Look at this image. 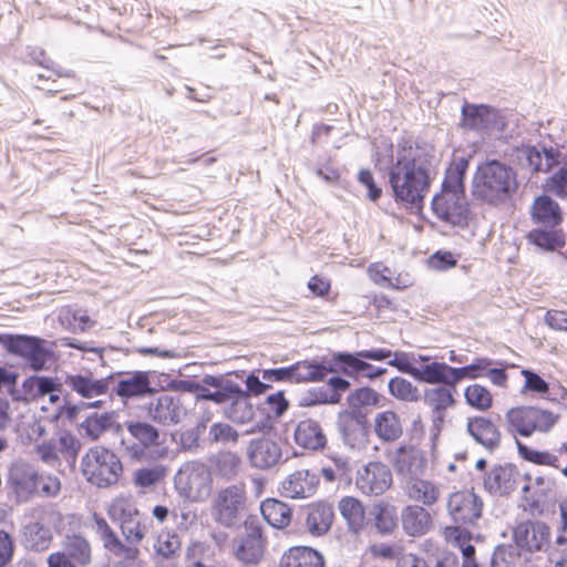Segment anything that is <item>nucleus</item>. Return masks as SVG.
Listing matches in <instances>:
<instances>
[{
    "mask_svg": "<svg viewBox=\"0 0 567 567\" xmlns=\"http://www.w3.org/2000/svg\"><path fill=\"white\" fill-rule=\"evenodd\" d=\"M440 156L433 145L414 143L398 150L389 173L396 200L421 206L436 175Z\"/></svg>",
    "mask_w": 567,
    "mask_h": 567,
    "instance_id": "nucleus-1",
    "label": "nucleus"
},
{
    "mask_svg": "<svg viewBox=\"0 0 567 567\" xmlns=\"http://www.w3.org/2000/svg\"><path fill=\"white\" fill-rule=\"evenodd\" d=\"M109 515L120 523L121 533L125 538L123 543L109 523L97 514L93 520L95 532L103 547L113 556L124 560H134L140 555L137 545L144 539L148 529V519L144 517L137 507L126 498L115 499Z\"/></svg>",
    "mask_w": 567,
    "mask_h": 567,
    "instance_id": "nucleus-2",
    "label": "nucleus"
},
{
    "mask_svg": "<svg viewBox=\"0 0 567 567\" xmlns=\"http://www.w3.org/2000/svg\"><path fill=\"white\" fill-rule=\"evenodd\" d=\"M518 187L515 171L499 161L481 164L473 179V195L476 199L492 206L507 203Z\"/></svg>",
    "mask_w": 567,
    "mask_h": 567,
    "instance_id": "nucleus-3",
    "label": "nucleus"
},
{
    "mask_svg": "<svg viewBox=\"0 0 567 567\" xmlns=\"http://www.w3.org/2000/svg\"><path fill=\"white\" fill-rule=\"evenodd\" d=\"M121 435V449L125 457L135 462H156L168 454V447L159 431L147 422L126 421Z\"/></svg>",
    "mask_w": 567,
    "mask_h": 567,
    "instance_id": "nucleus-4",
    "label": "nucleus"
},
{
    "mask_svg": "<svg viewBox=\"0 0 567 567\" xmlns=\"http://www.w3.org/2000/svg\"><path fill=\"white\" fill-rule=\"evenodd\" d=\"M82 472L86 481L100 488L115 485L122 473L120 457L104 446H93L82 457Z\"/></svg>",
    "mask_w": 567,
    "mask_h": 567,
    "instance_id": "nucleus-5",
    "label": "nucleus"
},
{
    "mask_svg": "<svg viewBox=\"0 0 567 567\" xmlns=\"http://www.w3.org/2000/svg\"><path fill=\"white\" fill-rule=\"evenodd\" d=\"M213 478L209 468L202 462H185L174 476L178 495L189 502H204L212 492Z\"/></svg>",
    "mask_w": 567,
    "mask_h": 567,
    "instance_id": "nucleus-6",
    "label": "nucleus"
},
{
    "mask_svg": "<svg viewBox=\"0 0 567 567\" xmlns=\"http://www.w3.org/2000/svg\"><path fill=\"white\" fill-rule=\"evenodd\" d=\"M112 383V377L96 378L87 370L66 374L64 385L82 399L80 405H74L71 410L100 408L104 402L101 398L109 395Z\"/></svg>",
    "mask_w": 567,
    "mask_h": 567,
    "instance_id": "nucleus-7",
    "label": "nucleus"
},
{
    "mask_svg": "<svg viewBox=\"0 0 567 567\" xmlns=\"http://www.w3.org/2000/svg\"><path fill=\"white\" fill-rule=\"evenodd\" d=\"M246 501L244 484H233L220 488L212 499V517L225 527H235L246 511Z\"/></svg>",
    "mask_w": 567,
    "mask_h": 567,
    "instance_id": "nucleus-8",
    "label": "nucleus"
},
{
    "mask_svg": "<svg viewBox=\"0 0 567 567\" xmlns=\"http://www.w3.org/2000/svg\"><path fill=\"white\" fill-rule=\"evenodd\" d=\"M392 357L389 349L361 350L357 353L340 352L334 360L342 365V371L348 375H363L371 380L377 379L386 372L384 368H374L363 359L382 361Z\"/></svg>",
    "mask_w": 567,
    "mask_h": 567,
    "instance_id": "nucleus-9",
    "label": "nucleus"
},
{
    "mask_svg": "<svg viewBox=\"0 0 567 567\" xmlns=\"http://www.w3.org/2000/svg\"><path fill=\"white\" fill-rule=\"evenodd\" d=\"M390 461L402 485L423 476L427 468L425 453L412 445H401L395 449Z\"/></svg>",
    "mask_w": 567,
    "mask_h": 567,
    "instance_id": "nucleus-10",
    "label": "nucleus"
},
{
    "mask_svg": "<svg viewBox=\"0 0 567 567\" xmlns=\"http://www.w3.org/2000/svg\"><path fill=\"white\" fill-rule=\"evenodd\" d=\"M44 344L43 339L29 336H10L6 341L7 350L21 357L34 371L42 370L48 361L49 351Z\"/></svg>",
    "mask_w": 567,
    "mask_h": 567,
    "instance_id": "nucleus-11",
    "label": "nucleus"
},
{
    "mask_svg": "<svg viewBox=\"0 0 567 567\" xmlns=\"http://www.w3.org/2000/svg\"><path fill=\"white\" fill-rule=\"evenodd\" d=\"M437 218L453 226L463 227L468 221L470 209L464 194L440 193L432 199Z\"/></svg>",
    "mask_w": 567,
    "mask_h": 567,
    "instance_id": "nucleus-12",
    "label": "nucleus"
},
{
    "mask_svg": "<svg viewBox=\"0 0 567 567\" xmlns=\"http://www.w3.org/2000/svg\"><path fill=\"white\" fill-rule=\"evenodd\" d=\"M246 534L235 539L233 554L247 567L258 565L264 557L265 542L261 528L252 523L245 522Z\"/></svg>",
    "mask_w": 567,
    "mask_h": 567,
    "instance_id": "nucleus-13",
    "label": "nucleus"
},
{
    "mask_svg": "<svg viewBox=\"0 0 567 567\" xmlns=\"http://www.w3.org/2000/svg\"><path fill=\"white\" fill-rule=\"evenodd\" d=\"M483 511L482 499L472 491H458L450 495L447 512L457 524L476 522Z\"/></svg>",
    "mask_w": 567,
    "mask_h": 567,
    "instance_id": "nucleus-14",
    "label": "nucleus"
},
{
    "mask_svg": "<svg viewBox=\"0 0 567 567\" xmlns=\"http://www.w3.org/2000/svg\"><path fill=\"white\" fill-rule=\"evenodd\" d=\"M355 484L367 495H381L392 484L390 468L381 462H370L358 471Z\"/></svg>",
    "mask_w": 567,
    "mask_h": 567,
    "instance_id": "nucleus-15",
    "label": "nucleus"
},
{
    "mask_svg": "<svg viewBox=\"0 0 567 567\" xmlns=\"http://www.w3.org/2000/svg\"><path fill=\"white\" fill-rule=\"evenodd\" d=\"M319 482L317 473L306 468L296 470L280 483V494L292 499L309 498L316 494Z\"/></svg>",
    "mask_w": 567,
    "mask_h": 567,
    "instance_id": "nucleus-16",
    "label": "nucleus"
},
{
    "mask_svg": "<svg viewBox=\"0 0 567 567\" xmlns=\"http://www.w3.org/2000/svg\"><path fill=\"white\" fill-rule=\"evenodd\" d=\"M550 528L543 522H524L514 529L516 545L527 551H542L549 546Z\"/></svg>",
    "mask_w": 567,
    "mask_h": 567,
    "instance_id": "nucleus-17",
    "label": "nucleus"
},
{
    "mask_svg": "<svg viewBox=\"0 0 567 567\" xmlns=\"http://www.w3.org/2000/svg\"><path fill=\"white\" fill-rule=\"evenodd\" d=\"M148 415L157 423L171 425L179 423L186 415V410L179 395L161 393L150 402Z\"/></svg>",
    "mask_w": 567,
    "mask_h": 567,
    "instance_id": "nucleus-18",
    "label": "nucleus"
},
{
    "mask_svg": "<svg viewBox=\"0 0 567 567\" xmlns=\"http://www.w3.org/2000/svg\"><path fill=\"white\" fill-rule=\"evenodd\" d=\"M8 484L17 502H28L39 485L38 472L23 463L14 464L9 472Z\"/></svg>",
    "mask_w": 567,
    "mask_h": 567,
    "instance_id": "nucleus-19",
    "label": "nucleus"
},
{
    "mask_svg": "<svg viewBox=\"0 0 567 567\" xmlns=\"http://www.w3.org/2000/svg\"><path fill=\"white\" fill-rule=\"evenodd\" d=\"M339 432L344 445L354 451L363 450L369 440V427L364 415L346 413L340 416Z\"/></svg>",
    "mask_w": 567,
    "mask_h": 567,
    "instance_id": "nucleus-20",
    "label": "nucleus"
},
{
    "mask_svg": "<svg viewBox=\"0 0 567 567\" xmlns=\"http://www.w3.org/2000/svg\"><path fill=\"white\" fill-rule=\"evenodd\" d=\"M452 389L450 386H437L426 389L424 392V402L432 411L431 431L434 437L440 434L443 427L446 410L455 403Z\"/></svg>",
    "mask_w": 567,
    "mask_h": 567,
    "instance_id": "nucleus-21",
    "label": "nucleus"
},
{
    "mask_svg": "<svg viewBox=\"0 0 567 567\" xmlns=\"http://www.w3.org/2000/svg\"><path fill=\"white\" fill-rule=\"evenodd\" d=\"M519 158L525 161L533 172L547 173L564 161L565 154L553 146H526L519 151Z\"/></svg>",
    "mask_w": 567,
    "mask_h": 567,
    "instance_id": "nucleus-22",
    "label": "nucleus"
},
{
    "mask_svg": "<svg viewBox=\"0 0 567 567\" xmlns=\"http://www.w3.org/2000/svg\"><path fill=\"white\" fill-rule=\"evenodd\" d=\"M247 455L251 466L267 470L280 462L282 452L277 442L262 437L249 442Z\"/></svg>",
    "mask_w": 567,
    "mask_h": 567,
    "instance_id": "nucleus-23",
    "label": "nucleus"
},
{
    "mask_svg": "<svg viewBox=\"0 0 567 567\" xmlns=\"http://www.w3.org/2000/svg\"><path fill=\"white\" fill-rule=\"evenodd\" d=\"M402 528L412 537H420L427 534L433 527V519L430 512L421 505H408L401 513Z\"/></svg>",
    "mask_w": 567,
    "mask_h": 567,
    "instance_id": "nucleus-24",
    "label": "nucleus"
},
{
    "mask_svg": "<svg viewBox=\"0 0 567 567\" xmlns=\"http://www.w3.org/2000/svg\"><path fill=\"white\" fill-rule=\"evenodd\" d=\"M467 432L476 443L489 452L495 451L501 444V432L497 426L484 416L468 417Z\"/></svg>",
    "mask_w": 567,
    "mask_h": 567,
    "instance_id": "nucleus-25",
    "label": "nucleus"
},
{
    "mask_svg": "<svg viewBox=\"0 0 567 567\" xmlns=\"http://www.w3.org/2000/svg\"><path fill=\"white\" fill-rule=\"evenodd\" d=\"M516 476L513 466L496 465L484 477V487L492 495H507L516 488Z\"/></svg>",
    "mask_w": 567,
    "mask_h": 567,
    "instance_id": "nucleus-26",
    "label": "nucleus"
},
{
    "mask_svg": "<svg viewBox=\"0 0 567 567\" xmlns=\"http://www.w3.org/2000/svg\"><path fill=\"white\" fill-rule=\"evenodd\" d=\"M293 437L297 445L311 451L321 450L327 444V437L321 425L312 419L298 422Z\"/></svg>",
    "mask_w": 567,
    "mask_h": 567,
    "instance_id": "nucleus-27",
    "label": "nucleus"
},
{
    "mask_svg": "<svg viewBox=\"0 0 567 567\" xmlns=\"http://www.w3.org/2000/svg\"><path fill=\"white\" fill-rule=\"evenodd\" d=\"M402 489L411 501L421 503L423 506L434 505L441 495L440 485L422 476L406 482L402 485Z\"/></svg>",
    "mask_w": 567,
    "mask_h": 567,
    "instance_id": "nucleus-28",
    "label": "nucleus"
},
{
    "mask_svg": "<svg viewBox=\"0 0 567 567\" xmlns=\"http://www.w3.org/2000/svg\"><path fill=\"white\" fill-rule=\"evenodd\" d=\"M497 123L496 110L487 105L465 104L462 107V124L470 130H485Z\"/></svg>",
    "mask_w": 567,
    "mask_h": 567,
    "instance_id": "nucleus-29",
    "label": "nucleus"
},
{
    "mask_svg": "<svg viewBox=\"0 0 567 567\" xmlns=\"http://www.w3.org/2000/svg\"><path fill=\"white\" fill-rule=\"evenodd\" d=\"M115 391L118 396L126 399L138 398L147 394L151 392L147 372L135 371L122 374Z\"/></svg>",
    "mask_w": 567,
    "mask_h": 567,
    "instance_id": "nucleus-30",
    "label": "nucleus"
},
{
    "mask_svg": "<svg viewBox=\"0 0 567 567\" xmlns=\"http://www.w3.org/2000/svg\"><path fill=\"white\" fill-rule=\"evenodd\" d=\"M532 217L537 224H542L546 228H555L561 221V212L554 199L542 195L533 204Z\"/></svg>",
    "mask_w": 567,
    "mask_h": 567,
    "instance_id": "nucleus-31",
    "label": "nucleus"
},
{
    "mask_svg": "<svg viewBox=\"0 0 567 567\" xmlns=\"http://www.w3.org/2000/svg\"><path fill=\"white\" fill-rule=\"evenodd\" d=\"M468 158L455 156L445 171L441 193L464 194V177L468 168Z\"/></svg>",
    "mask_w": 567,
    "mask_h": 567,
    "instance_id": "nucleus-32",
    "label": "nucleus"
},
{
    "mask_svg": "<svg viewBox=\"0 0 567 567\" xmlns=\"http://www.w3.org/2000/svg\"><path fill=\"white\" fill-rule=\"evenodd\" d=\"M280 567H323V558L310 547H292L282 555Z\"/></svg>",
    "mask_w": 567,
    "mask_h": 567,
    "instance_id": "nucleus-33",
    "label": "nucleus"
},
{
    "mask_svg": "<svg viewBox=\"0 0 567 567\" xmlns=\"http://www.w3.org/2000/svg\"><path fill=\"white\" fill-rule=\"evenodd\" d=\"M333 506L328 503L315 504L307 516V527L311 535L321 536L326 534L333 522Z\"/></svg>",
    "mask_w": 567,
    "mask_h": 567,
    "instance_id": "nucleus-34",
    "label": "nucleus"
},
{
    "mask_svg": "<svg viewBox=\"0 0 567 567\" xmlns=\"http://www.w3.org/2000/svg\"><path fill=\"white\" fill-rule=\"evenodd\" d=\"M338 509L352 533H360L364 527L365 512L362 503L352 496H344L338 503Z\"/></svg>",
    "mask_w": 567,
    "mask_h": 567,
    "instance_id": "nucleus-35",
    "label": "nucleus"
},
{
    "mask_svg": "<svg viewBox=\"0 0 567 567\" xmlns=\"http://www.w3.org/2000/svg\"><path fill=\"white\" fill-rule=\"evenodd\" d=\"M204 383L214 389L208 398L217 404L230 402L233 398L239 394L240 386L223 375L206 374L204 375Z\"/></svg>",
    "mask_w": 567,
    "mask_h": 567,
    "instance_id": "nucleus-36",
    "label": "nucleus"
},
{
    "mask_svg": "<svg viewBox=\"0 0 567 567\" xmlns=\"http://www.w3.org/2000/svg\"><path fill=\"white\" fill-rule=\"evenodd\" d=\"M452 371L453 367H450L444 362H432L424 365L422 369L417 368V372L414 373V379L430 384L442 383L450 388H454Z\"/></svg>",
    "mask_w": 567,
    "mask_h": 567,
    "instance_id": "nucleus-37",
    "label": "nucleus"
},
{
    "mask_svg": "<svg viewBox=\"0 0 567 567\" xmlns=\"http://www.w3.org/2000/svg\"><path fill=\"white\" fill-rule=\"evenodd\" d=\"M260 512L268 524L275 528H284L291 522V508L276 498H267L261 502Z\"/></svg>",
    "mask_w": 567,
    "mask_h": 567,
    "instance_id": "nucleus-38",
    "label": "nucleus"
},
{
    "mask_svg": "<svg viewBox=\"0 0 567 567\" xmlns=\"http://www.w3.org/2000/svg\"><path fill=\"white\" fill-rule=\"evenodd\" d=\"M374 431L384 442H394L402 435V424L393 411L378 413L374 419Z\"/></svg>",
    "mask_w": 567,
    "mask_h": 567,
    "instance_id": "nucleus-39",
    "label": "nucleus"
},
{
    "mask_svg": "<svg viewBox=\"0 0 567 567\" xmlns=\"http://www.w3.org/2000/svg\"><path fill=\"white\" fill-rule=\"evenodd\" d=\"M22 537L25 547L35 551L48 549L52 540L50 528L39 522L27 524L23 527Z\"/></svg>",
    "mask_w": 567,
    "mask_h": 567,
    "instance_id": "nucleus-40",
    "label": "nucleus"
},
{
    "mask_svg": "<svg viewBox=\"0 0 567 567\" xmlns=\"http://www.w3.org/2000/svg\"><path fill=\"white\" fill-rule=\"evenodd\" d=\"M226 415L230 421L239 424H246L254 420L255 409L249 402L247 391L239 389V394L231 399Z\"/></svg>",
    "mask_w": 567,
    "mask_h": 567,
    "instance_id": "nucleus-41",
    "label": "nucleus"
},
{
    "mask_svg": "<svg viewBox=\"0 0 567 567\" xmlns=\"http://www.w3.org/2000/svg\"><path fill=\"white\" fill-rule=\"evenodd\" d=\"M375 528L381 535H391L398 527L396 508L389 503H379L373 506Z\"/></svg>",
    "mask_w": 567,
    "mask_h": 567,
    "instance_id": "nucleus-42",
    "label": "nucleus"
},
{
    "mask_svg": "<svg viewBox=\"0 0 567 567\" xmlns=\"http://www.w3.org/2000/svg\"><path fill=\"white\" fill-rule=\"evenodd\" d=\"M527 238L536 247L548 251L556 250L565 244L563 234L554 228L534 229L529 231Z\"/></svg>",
    "mask_w": 567,
    "mask_h": 567,
    "instance_id": "nucleus-43",
    "label": "nucleus"
},
{
    "mask_svg": "<svg viewBox=\"0 0 567 567\" xmlns=\"http://www.w3.org/2000/svg\"><path fill=\"white\" fill-rule=\"evenodd\" d=\"M331 371L332 369L315 362L300 361L293 364L295 382L323 381Z\"/></svg>",
    "mask_w": 567,
    "mask_h": 567,
    "instance_id": "nucleus-44",
    "label": "nucleus"
},
{
    "mask_svg": "<svg viewBox=\"0 0 567 567\" xmlns=\"http://www.w3.org/2000/svg\"><path fill=\"white\" fill-rule=\"evenodd\" d=\"M506 422L508 430L513 433H518L523 436H530L533 434L529 406L511 409L506 413Z\"/></svg>",
    "mask_w": 567,
    "mask_h": 567,
    "instance_id": "nucleus-45",
    "label": "nucleus"
},
{
    "mask_svg": "<svg viewBox=\"0 0 567 567\" xmlns=\"http://www.w3.org/2000/svg\"><path fill=\"white\" fill-rule=\"evenodd\" d=\"M240 464V457L233 452L219 453L213 460L216 474L226 480H230L238 474Z\"/></svg>",
    "mask_w": 567,
    "mask_h": 567,
    "instance_id": "nucleus-46",
    "label": "nucleus"
},
{
    "mask_svg": "<svg viewBox=\"0 0 567 567\" xmlns=\"http://www.w3.org/2000/svg\"><path fill=\"white\" fill-rule=\"evenodd\" d=\"M380 395L371 388H360L351 392L348 396V404L351 411L349 413L361 414L362 409L377 406Z\"/></svg>",
    "mask_w": 567,
    "mask_h": 567,
    "instance_id": "nucleus-47",
    "label": "nucleus"
},
{
    "mask_svg": "<svg viewBox=\"0 0 567 567\" xmlns=\"http://www.w3.org/2000/svg\"><path fill=\"white\" fill-rule=\"evenodd\" d=\"M389 392L392 396L404 402H417L421 393L412 382L406 379L395 377L389 381Z\"/></svg>",
    "mask_w": 567,
    "mask_h": 567,
    "instance_id": "nucleus-48",
    "label": "nucleus"
},
{
    "mask_svg": "<svg viewBox=\"0 0 567 567\" xmlns=\"http://www.w3.org/2000/svg\"><path fill=\"white\" fill-rule=\"evenodd\" d=\"M60 323L71 331H85L93 326V321L86 311L73 310L71 308L62 309L59 313Z\"/></svg>",
    "mask_w": 567,
    "mask_h": 567,
    "instance_id": "nucleus-49",
    "label": "nucleus"
},
{
    "mask_svg": "<svg viewBox=\"0 0 567 567\" xmlns=\"http://www.w3.org/2000/svg\"><path fill=\"white\" fill-rule=\"evenodd\" d=\"M70 559H74L80 565H87L91 561V547L87 540L79 535L68 537L65 551L63 553Z\"/></svg>",
    "mask_w": 567,
    "mask_h": 567,
    "instance_id": "nucleus-50",
    "label": "nucleus"
},
{
    "mask_svg": "<svg viewBox=\"0 0 567 567\" xmlns=\"http://www.w3.org/2000/svg\"><path fill=\"white\" fill-rule=\"evenodd\" d=\"M166 467L161 464L138 468L134 473L133 482L141 488H150L158 484L166 476Z\"/></svg>",
    "mask_w": 567,
    "mask_h": 567,
    "instance_id": "nucleus-51",
    "label": "nucleus"
},
{
    "mask_svg": "<svg viewBox=\"0 0 567 567\" xmlns=\"http://www.w3.org/2000/svg\"><path fill=\"white\" fill-rule=\"evenodd\" d=\"M464 396L467 404L478 411H486L492 406V394L481 384L475 383L468 385L465 390Z\"/></svg>",
    "mask_w": 567,
    "mask_h": 567,
    "instance_id": "nucleus-52",
    "label": "nucleus"
},
{
    "mask_svg": "<svg viewBox=\"0 0 567 567\" xmlns=\"http://www.w3.org/2000/svg\"><path fill=\"white\" fill-rule=\"evenodd\" d=\"M491 364L492 361L489 359L481 358L470 365L453 368L454 386L463 379H477L485 375V371Z\"/></svg>",
    "mask_w": 567,
    "mask_h": 567,
    "instance_id": "nucleus-53",
    "label": "nucleus"
},
{
    "mask_svg": "<svg viewBox=\"0 0 567 567\" xmlns=\"http://www.w3.org/2000/svg\"><path fill=\"white\" fill-rule=\"evenodd\" d=\"M532 432H548L558 421V415L550 411L529 406Z\"/></svg>",
    "mask_w": 567,
    "mask_h": 567,
    "instance_id": "nucleus-54",
    "label": "nucleus"
},
{
    "mask_svg": "<svg viewBox=\"0 0 567 567\" xmlns=\"http://www.w3.org/2000/svg\"><path fill=\"white\" fill-rule=\"evenodd\" d=\"M517 447H518L519 455L524 460H527L535 464L549 465L555 468H559L558 457L556 455L550 454L548 452H540V451L533 450V449L522 444L518 441H517Z\"/></svg>",
    "mask_w": 567,
    "mask_h": 567,
    "instance_id": "nucleus-55",
    "label": "nucleus"
},
{
    "mask_svg": "<svg viewBox=\"0 0 567 567\" xmlns=\"http://www.w3.org/2000/svg\"><path fill=\"white\" fill-rule=\"evenodd\" d=\"M520 556L512 548L499 546L493 553L491 567H519Z\"/></svg>",
    "mask_w": 567,
    "mask_h": 567,
    "instance_id": "nucleus-56",
    "label": "nucleus"
},
{
    "mask_svg": "<svg viewBox=\"0 0 567 567\" xmlns=\"http://www.w3.org/2000/svg\"><path fill=\"white\" fill-rule=\"evenodd\" d=\"M238 432L227 423H214L209 429V439L215 443H237Z\"/></svg>",
    "mask_w": 567,
    "mask_h": 567,
    "instance_id": "nucleus-57",
    "label": "nucleus"
},
{
    "mask_svg": "<svg viewBox=\"0 0 567 567\" xmlns=\"http://www.w3.org/2000/svg\"><path fill=\"white\" fill-rule=\"evenodd\" d=\"M111 417L107 414L89 416L83 423L82 429L92 440L99 439L110 426Z\"/></svg>",
    "mask_w": 567,
    "mask_h": 567,
    "instance_id": "nucleus-58",
    "label": "nucleus"
},
{
    "mask_svg": "<svg viewBox=\"0 0 567 567\" xmlns=\"http://www.w3.org/2000/svg\"><path fill=\"white\" fill-rule=\"evenodd\" d=\"M340 401V394L330 393L324 389H312L302 398L303 406H312L317 404H336Z\"/></svg>",
    "mask_w": 567,
    "mask_h": 567,
    "instance_id": "nucleus-59",
    "label": "nucleus"
},
{
    "mask_svg": "<svg viewBox=\"0 0 567 567\" xmlns=\"http://www.w3.org/2000/svg\"><path fill=\"white\" fill-rule=\"evenodd\" d=\"M179 546L178 537L171 533H161L154 544L156 553L164 558L172 557L179 549Z\"/></svg>",
    "mask_w": 567,
    "mask_h": 567,
    "instance_id": "nucleus-60",
    "label": "nucleus"
},
{
    "mask_svg": "<svg viewBox=\"0 0 567 567\" xmlns=\"http://www.w3.org/2000/svg\"><path fill=\"white\" fill-rule=\"evenodd\" d=\"M23 386L27 388H35L37 394L47 395L51 392H59L60 384L56 383L52 378L49 377H31L24 381Z\"/></svg>",
    "mask_w": 567,
    "mask_h": 567,
    "instance_id": "nucleus-61",
    "label": "nucleus"
},
{
    "mask_svg": "<svg viewBox=\"0 0 567 567\" xmlns=\"http://www.w3.org/2000/svg\"><path fill=\"white\" fill-rule=\"evenodd\" d=\"M547 188L559 197H567V167L560 168L548 179Z\"/></svg>",
    "mask_w": 567,
    "mask_h": 567,
    "instance_id": "nucleus-62",
    "label": "nucleus"
},
{
    "mask_svg": "<svg viewBox=\"0 0 567 567\" xmlns=\"http://www.w3.org/2000/svg\"><path fill=\"white\" fill-rule=\"evenodd\" d=\"M522 374L525 378V389L539 394H546L549 390L548 383L542 379L537 373L530 370H523Z\"/></svg>",
    "mask_w": 567,
    "mask_h": 567,
    "instance_id": "nucleus-63",
    "label": "nucleus"
},
{
    "mask_svg": "<svg viewBox=\"0 0 567 567\" xmlns=\"http://www.w3.org/2000/svg\"><path fill=\"white\" fill-rule=\"evenodd\" d=\"M262 379L268 382H295L293 364L284 368L264 370Z\"/></svg>",
    "mask_w": 567,
    "mask_h": 567,
    "instance_id": "nucleus-64",
    "label": "nucleus"
}]
</instances>
